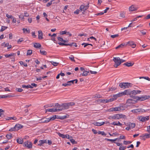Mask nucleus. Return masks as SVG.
<instances>
[{
  "mask_svg": "<svg viewBox=\"0 0 150 150\" xmlns=\"http://www.w3.org/2000/svg\"><path fill=\"white\" fill-rule=\"evenodd\" d=\"M50 62L52 65L55 66H57L59 64V63L54 62L53 61H50Z\"/></svg>",
  "mask_w": 150,
  "mask_h": 150,
  "instance_id": "2f4dec72",
  "label": "nucleus"
},
{
  "mask_svg": "<svg viewBox=\"0 0 150 150\" xmlns=\"http://www.w3.org/2000/svg\"><path fill=\"white\" fill-rule=\"evenodd\" d=\"M47 111L50 112H57V109L53 108L46 109V112Z\"/></svg>",
  "mask_w": 150,
  "mask_h": 150,
  "instance_id": "dca6fc26",
  "label": "nucleus"
},
{
  "mask_svg": "<svg viewBox=\"0 0 150 150\" xmlns=\"http://www.w3.org/2000/svg\"><path fill=\"white\" fill-rule=\"evenodd\" d=\"M104 124V122H96L95 123L94 125L97 126H100L102 125H103Z\"/></svg>",
  "mask_w": 150,
  "mask_h": 150,
  "instance_id": "5701e85b",
  "label": "nucleus"
},
{
  "mask_svg": "<svg viewBox=\"0 0 150 150\" xmlns=\"http://www.w3.org/2000/svg\"><path fill=\"white\" fill-rule=\"evenodd\" d=\"M38 38L40 40L42 39L43 38V33L41 30H39L38 31Z\"/></svg>",
  "mask_w": 150,
  "mask_h": 150,
  "instance_id": "9d476101",
  "label": "nucleus"
},
{
  "mask_svg": "<svg viewBox=\"0 0 150 150\" xmlns=\"http://www.w3.org/2000/svg\"><path fill=\"white\" fill-rule=\"evenodd\" d=\"M142 93H147V91L146 90H144L143 91H141L139 90H132L131 91L130 89H127L125 90L124 92L121 93H119L118 94H137Z\"/></svg>",
  "mask_w": 150,
  "mask_h": 150,
  "instance_id": "f03ea898",
  "label": "nucleus"
},
{
  "mask_svg": "<svg viewBox=\"0 0 150 150\" xmlns=\"http://www.w3.org/2000/svg\"><path fill=\"white\" fill-rule=\"evenodd\" d=\"M149 119V116L146 117H142L141 116L139 118V120L140 121L142 122H145L147 120H148Z\"/></svg>",
  "mask_w": 150,
  "mask_h": 150,
  "instance_id": "6e6552de",
  "label": "nucleus"
},
{
  "mask_svg": "<svg viewBox=\"0 0 150 150\" xmlns=\"http://www.w3.org/2000/svg\"><path fill=\"white\" fill-rule=\"evenodd\" d=\"M69 58L72 61L75 62L74 56L71 55V57H69Z\"/></svg>",
  "mask_w": 150,
  "mask_h": 150,
  "instance_id": "79ce46f5",
  "label": "nucleus"
},
{
  "mask_svg": "<svg viewBox=\"0 0 150 150\" xmlns=\"http://www.w3.org/2000/svg\"><path fill=\"white\" fill-rule=\"evenodd\" d=\"M119 36V35L118 34H115L114 35H111L110 37L111 38H115L116 37H117Z\"/></svg>",
  "mask_w": 150,
  "mask_h": 150,
  "instance_id": "de8ad7c7",
  "label": "nucleus"
},
{
  "mask_svg": "<svg viewBox=\"0 0 150 150\" xmlns=\"http://www.w3.org/2000/svg\"><path fill=\"white\" fill-rule=\"evenodd\" d=\"M70 141L73 144H77L76 142L75 141V140L73 139H70Z\"/></svg>",
  "mask_w": 150,
  "mask_h": 150,
  "instance_id": "c03bdc74",
  "label": "nucleus"
},
{
  "mask_svg": "<svg viewBox=\"0 0 150 150\" xmlns=\"http://www.w3.org/2000/svg\"><path fill=\"white\" fill-rule=\"evenodd\" d=\"M89 73V71H84L82 74V75L83 76H86L88 75V73Z\"/></svg>",
  "mask_w": 150,
  "mask_h": 150,
  "instance_id": "cd10ccee",
  "label": "nucleus"
},
{
  "mask_svg": "<svg viewBox=\"0 0 150 150\" xmlns=\"http://www.w3.org/2000/svg\"><path fill=\"white\" fill-rule=\"evenodd\" d=\"M24 144L25 146H27L28 148H32V143L31 142L27 141L25 142Z\"/></svg>",
  "mask_w": 150,
  "mask_h": 150,
  "instance_id": "1a4fd4ad",
  "label": "nucleus"
},
{
  "mask_svg": "<svg viewBox=\"0 0 150 150\" xmlns=\"http://www.w3.org/2000/svg\"><path fill=\"white\" fill-rule=\"evenodd\" d=\"M43 144V142L42 140H40L39 141V143L38 144V146H40Z\"/></svg>",
  "mask_w": 150,
  "mask_h": 150,
  "instance_id": "bf43d9fd",
  "label": "nucleus"
},
{
  "mask_svg": "<svg viewBox=\"0 0 150 150\" xmlns=\"http://www.w3.org/2000/svg\"><path fill=\"white\" fill-rule=\"evenodd\" d=\"M132 85V84L130 83L122 82L120 83L119 86L121 88L125 89L129 88V87H131Z\"/></svg>",
  "mask_w": 150,
  "mask_h": 150,
  "instance_id": "7ed1b4c3",
  "label": "nucleus"
},
{
  "mask_svg": "<svg viewBox=\"0 0 150 150\" xmlns=\"http://www.w3.org/2000/svg\"><path fill=\"white\" fill-rule=\"evenodd\" d=\"M32 53V51L31 50H28L27 51V55H30Z\"/></svg>",
  "mask_w": 150,
  "mask_h": 150,
  "instance_id": "f704fd0d",
  "label": "nucleus"
},
{
  "mask_svg": "<svg viewBox=\"0 0 150 150\" xmlns=\"http://www.w3.org/2000/svg\"><path fill=\"white\" fill-rule=\"evenodd\" d=\"M126 148V146H120L119 148V150H125Z\"/></svg>",
  "mask_w": 150,
  "mask_h": 150,
  "instance_id": "6e6d98bb",
  "label": "nucleus"
},
{
  "mask_svg": "<svg viewBox=\"0 0 150 150\" xmlns=\"http://www.w3.org/2000/svg\"><path fill=\"white\" fill-rule=\"evenodd\" d=\"M40 52L43 55H46L47 54V52L45 51H42L41 50H40Z\"/></svg>",
  "mask_w": 150,
  "mask_h": 150,
  "instance_id": "37998d69",
  "label": "nucleus"
},
{
  "mask_svg": "<svg viewBox=\"0 0 150 150\" xmlns=\"http://www.w3.org/2000/svg\"><path fill=\"white\" fill-rule=\"evenodd\" d=\"M14 54V53H11L10 54H6L5 55V56L6 57H10L12 56H13Z\"/></svg>",
  "mask_w": 150,
  "mask_h": 150,
  "instance_id": "ea45409f",
  "label": "nucleus"
},
{
  "mask_svg": "<svg viewBox=\"0 0 150 150\" xmlns=\"http://www.w3.org/2000/svg\"><path fill=\"white\" fill-rule=\"evenodd\" d=\"M75 81V83H77L78 82V80L77 79H76L74 80L70 81H68L67 82V83H72V84H73L74 83V82Z\"/></svg>",
  "mask_w": 150,
  "mask_h": 150,
  "instance_id": "c85d7f7f",
  "label": "nucleus"
},
{
  "mask_svg": "<svg viewBox=\"0 0 150 150\" xmlns=\"http://www.w3.org/2000/svg\"><path fill=\"white\" fill-rule=\"evenodd\" d=\"M140 137L141 138V139L143 140H145L146 139V138H145V137L144 136V135L143 134H142V135L140 136Z\"/></svg>",
  "mask_w": 150,
  "mask_h": 150,
  "instance_id": "603ef678",
  "label": "nucleus"
},
{
  "mask_svg": "<svg viewBox=\"0 0 150 150\" xmlns=\"http://www.w3.org/2000/svg\"><path fill=\"white\" fill-rule=\"evenodd\" d=\"M125 44L124 43H122L120 44V45H119L118 46L116 47L115 49H117L120 48H122L124 47V46L125 45Z\"/></svg>",
  "mask_w": 150,
  "mask_h": 150,
  "instance_id": "a878e982",
  "label": "nucleus"
},
{
  "mask_svg": "<svg viewBox=\"0 0 150 150\" xmlns=\"http://www.w3.org/2000/svg\"><path fill=\"white\" fill-rule=\"evenodd\" d=\"M19 63L21 64V65H23L25 67H27L28 66V65L27 64L25 63H23V61H20L19 62Z\"/></svg>",
  "mask_w": 150,
  "mask_h": 150,
  "instance_id": "473e14b6",
  "label": "nucleus"
},
{
  "mask_svg": "<svg viewBox=\"0 0 150 150\" xmlns=\"http://www.w3.org/2000/svg\"><path fill=\"white\" fill-rule=\"evenodd\" d=\"M34 47L35 48H40L41 47V45L39 43H34Z\"/></svg>",
  "mask_w": 150,
  "mask_h": 150,
  "instance_id": "a211bd4d",
  "label": "nucleus"
},
{
  "mask_svg": "<svg viewBox=\"0 0 150 150\" xmlns=\"http://www.w3.org/2000/svg\"><path fill=\"white\" fill-rule=\"evenodd\" d=\"M150 18V14H148L145 18L146 19H148Z\"/></svg>",
  "mask_w": 150,
  "mask_h": 150,
  "instance_id": "774afa93",
  "label": "nucleus"
},
{
  "mask_svg": "<svg viewBox=\"0 0 150 150\" xmlns=\"http://www.w3.org/2000/svg\"><path fill=\"white\" fill-rule=\"evenodd\" d=\"M23 41V38H21L18 40L17 42L18 43H20L21 42H22Z\"/></svg>",
  "mask_w": 150,
  "mask_h": 150,
  "instance_id": "680f3d73",
  "label": "nucleus"
},
{
  "mask_svg": "<svg viewBox=\"0 0 150 150\" xmlns=\"http://www.w3.org/2000/svg\"><path fill=\"white\" fill-rule=\"evenodd\" d=\"M136 94H132L130 96L131 98L127 100V103L134 104L136 103L138 100L144 101L150 98V96L145 95L141 97H138L135 95Z\"/></svg>",
  "mask_w": 150,
  "mask_h": 150,
  "instance_id": "f257e3e1",
  "label": "nucleus"
},
{
  "mask_svg": "<svg viewBox=\"0 0 150 150\" xmlns=\"http://www.w3.org/2000/svg\"><path fill=\"white\" fill-rule=\"evenodd\" d=\"M134 64V63H131L130 62H127L124 64L123 65L129 67L132 66Z\"/></svg>",
  "mask_w": 150,
  "mask_h": 150,
  "instance_id": "2eb2a0df",
  "label": "nucleus"
},
{
  "mask_svg": "<svg viewBox=\"0 0 150 150\" xmlns=\"http://www.w3.org/2000/svg\"><path fill=\"white\" fill-rule=\"evenodd\" d=\"M16 118L15 117H8V119H7L6 120H16Z\"/></svg>",
  "mask_w": 150,
  "mask_h": 150,
  "instance_id": "58836bf2",
  "label": "nucleus"
},
{
  "mask_svg": "<svg viewBox=\"0 0 150 150\" xmlns=\"http://www.w3.org/2000/svg\"><path fill=\"white\" fill-rule=\"evenodd\" d=\"M9 45V43H6L5 44V42H3L2 43L1 45V46H4V47H6L8 45Z\"/></svg>",
  "mask_w": 150,
  "mask_h": 150,
  "instance_id": "8fccbe9b",
  "label": "nucleus"
},
{
  "mask_svg": "<svg viewBox=\"0 0 150 150\" xmlns=\"http://www.w3.org/2000/svg\"><path fill=\"white\" fill-rule=\"evenodd\" d=\"M128 44L130 46H132V48H134L136 46V45L132 41H129L128 42Z\"/></svg>",
  "mask_w": 150,
  "mask_h": 150,
  "instance_id": "f8f14e48",
  "label": "nucleus"
},
{
  "mask_svg": "<svg viewBox=\"0 0 150 150\" xmlns=\"http://www.w3.org/2000/svg\"><path fill=\"white\" fill-rule=\"evenodd\" d=\"M56 115L53 116L52 117H51L50 118H49L50 121V120H55L56 118Z\"/></svg>",
  "mask_w": 150,
  "mask_h": 150,
  "instance_id": "3c124183",
  "label": "nucleus"
},
{
  "mask_svg": "<svg viewBox=\"0 0 150 150\" xmlns=\"http://www.w3.org/2000/svg\"><path fill=\"white\" fill-rule=\"evenodd\" d=\"M147 131L150 133V126H149L147 127Z\"/></svg>",
  "mask_w": 150,
  "mask_h": 150,
  "instance_id": "338daca9",
  "label": "nucleus"
},
{
  "mask_svg": "<svg viewBox=\"0 0 150 150\" xmlns=\"http://www.w3.org/2000/svg\"><path fill=\"white\" fill-rule=\"evenodd\" d=\"M98 134H101L103 136H105L106 135V134H105V132L103 131H98Z\"/></svg>",
  "mask_w": 150,
  "mask_h": 150,
  "instance_id": "c756f323",
  "label": "nucleus"
},
{
  "mask_svg": "<svg viewBox=\"0 0 150 150\" xmlns=\"http://www.w3.org/2000/svg\"><path fill=\"white\" fill-rule=\"evenodd\" d=\"M113 60L115 62L114 66L115 67H117L121 64V59L119 57H114Z\"/></svg>",
  "mask_w": 150,
  "mask_h": 150,
  "instance_id": "20e7f679",
  "label": "nucleus"
},
{
  "mask_svg": "<svg viewBox=\"0 0 150 150\" xmlns=\"http://www.w3.org/2000/svg\"><path fill=\"white\" fill-rule=\"evenodd\" d=\"M146 30H143L140 31L141 32L143 35H145L146 34Z\"/></svg>",
  "mask_w": 150,
  "mask_h": 150,
  "instance_id": "a18cd8bd",
  "label": "nucleus"
},
{
  "mask_svg": "<svg viewBox=\"0 0 150 150\" xmlns=\"http://www.w3.org/2000/svg\"><path fill=\"white\" fill-rule=\"evenodd\" d=\"M125 13L124 12H122L120 13V17L122 18H124L125 17Z\"/></svg>",
  "mask_w": 150,
  "mask_h": 150,
  "instance_id": "bb28decb",
  "label": "nucleus"
},
{
  "mask_svg": "<svg viewBox=\"0 0 150 150\" xmlns=\"http://www.w3.org/2000/svg\"><path fill=\"white\" fill-rule=\"evenodd\" d=\"M17 141L18 143L19 144H22L23 142V140L21 138H18L17 139Z\"/></svg>",
  "mask_w": 150,
  "mask_h": 150,
  "instance_id": "b1692460",
  "label": "nucleus"
},
{
  "mask_svg": "<svg viewBox=\"0 0 150 150\" xmlns=\"http://www.w3.org/2000/svg\"><path fill=\"white\" fill-rule=\"evenodd\" d=\"M52 4V1H50V2H48L46 4V6L49 7Z\"/></svg>",
  "mask_w": 150,
  "mask_h": 150,
  "instance_id": "e2e57ef3",
  "label": "nucleus"
},
{
  "mask_svg": "<svg viewBox=\"0 0 150 150\" xmlns=\"http://www.w3.org/2000/svg\"><path fill=\"white\" fill-rule=\"evenodd\" d=\"M41 123H47L49 122L50 120L49 118H43L41 119Z\"/></svg>",
  "mask_w": 150,
  "mask_h": 150,
  "instance_id": "ddd939ff",
  "label": "nucleus"
},
{
  "mask_svg": "<svg viewBox=\"0 0 150 150\" xmlns=\"http://www.w3.org/2000/svg\"><path fill=\"white\" fill-rule=\"evenodd\" d=\"M53 106V104H51L50 105H45L44 106V107L45 108H48V107H52Z\"/></svg>",
  "mask_w": 150,
  "mask_h": 150,
  "instance_id": "4c0bfd02",
  "label": "nucleus"
},
{
  "mask_svg": "<svg viewBox=\"0 0 150 150\" xmlns=\"http://www.w3.org/2000/svg\"><path fill=\"white\" fill-rule=\"evenodd\" d=\"M123 94H114L113 96V97L111 98H110L108 99V101L106 102V103H107V102H111L114 100L116 99V98L118 97H120L122 96Z\"/></svg>",
  "mask_w": 150,
  "mask_h": 150,
  "instance_id": "423d86ee",
  "label": "nucleus"
},
{
  "mask_svg": "<svg viewBox=\"0 0 150 150\" xmlns=\"http://www.w3.org/2000/svg\"><path fill=\"white\" fill-rule=\"evenodd\" d=\"M146 139H148L150 138V134H148L147 133H145L144 134H143Z\"/></svg>",
  "mask_w": 150,
  "mask_h": 150,
  "instance_id": "72a5a7b5",
  "label": "nucleus"
},
{
  "mask_svg": "<svg viewBox=\"0 0 150 150\" xmlns=\"http://www.w3.org/2000/svg\"><path fill=\"white\" fill-rule=\"evenodd\" d=\"M137 8L134 5H132L129 8V10L130 11H132L136 10Z\"/></svg>",
  "mask_w": 150,
  "mask_h": 150,
  "instance_id": "4468645a",
  "label": "nucleus"
},
{
  "mask_svg": "<svg viewBox=\"0 0 150 150\" xmlns=\"http://www.w3.org/2000/svg\"><path fill=\"white\" fill-rule=\"evenodd\" d=\"M140 79L144 78V79H146L149 81H150V79L148 77H144V76L141 77H140Z\"/></svg>",
  "mask_w": 150,
  "mask_h": 150,
  "instance_id": "09e8293b",
  "label": "nucleus"
},
{
  "mask_svg": "<svg viewBox=\"0 0 150 150\" xmlns=\"http://www.w3.org/2000/svg\"><path fill=\"white\" fill-rule=\"evenodd\" d=\"M128 126L131 129H132L135 127V123L129 122L128 123Z\"/></svg>",
  "mask_w": 150,
  "mask_h": 150,
  "instance_id": "f3484780",
  "label": "nucleus"
},
{
  "mask_svg": "<svg viewBox=\"0 0 150 150\" xmlns=\"http://www.w3.org/2000/svg\"><path fill=\"white\" fill-rule=\"evenodd\" d=\"M108 118L109 119H115V115L112 116H109Z\"/></svg>",
  "mask_w": 150,
  "mask_h": 150,
  "instance_id": "5fc2aeb1",
  "label": "nucleus"
},
{
  "mask_svg": "<svg viewBox=\"0 0 150 150\" xmlns=\"http://www.w3.org/2000/svg\"><path fill=\"white\" fill-rule=\"evenodd\" d=\"M7 28V27H6V26H1V30H0V32H2L3 31H4V30H5V29H6Z\"/></svg>",
  "mask_w": 150,
  "mask_h": 150,
  "instance_id": "e433bc0d",
  "label": "nucleus"
},
{
  "mask_svg": "<svg viewBox=\"0 0 150 150\" xmlns=\"http://www.w3.org/2000/svg\"><path fill=\"white\" fill-rule=\"evenodd\" d=\"M22 30L23 31V33H25V32H26L27 33L29 34L30 32V30L29 29H27L25 28H23Z\"/></svg>",
  "mask_w": 150,
  "mask_h": 150,
  "instance_id": "393cba45",
  "label": "nucleus"
},
{
  "mask_svg": "<svg viewBox=\"0 0 150 150\" xmlns=\"http://www.w3.org/2000/svg\"><path fill=\"white\" fill-rule=\"evenodd\" d=\"M6 136L8 139H10L12 137V134H7Z\"/></svg>",
  "mask_w": 150,
  "mask_h": 150,
  "instance_id": "49530a36",
  "label": "nucleus"
},
{
  "mask_svg": "<svg viewBox=\"0 0 150 150\" xmlns=\"http://www.w3.org/2000/svg\"><path fill=\"white\" fill-rule=\"evenodd\" d=\"M71 85V84L70 83H68L67 82V83H63L62 84L63 86H70Z\"/></svg>",
  "mask_w": 150,
  "mask_h": 150,
  "instance_id": "13d9d810",
  "label": "nucleus"
},
{
  "mask_svg": "<svg viewBox=\"0 0 150 150\" xmlns=\"http://www.w3.org/2000/svg\"><path fill=\"white\" fill-rule=\"evenodd\" d=\"M63 106L62 104V105H59L58 107V109H57V111H62L63 110H64V109L63 108Z\"/></svg>",
  "mask_w": 150,
  "mask_h": 150,
  "instance_id": "4be33fe9",
  "label": "nucleus"
},
{
  "mask_svg": "<svg viewBox=\"0 0 150 150\" xmlns=\"http://www.w3.org/2000/svg\"><path fill=\"white\" fill-rule=\"evenodd\" d=\"M115 119H118L122 117V115L121 114H117L115 115Z\"/></svg>",
  "mask_w": 150,
  "mask_h": 150,
  "instance_id": "6ab92c4d",
  "label": "nucleus"
},
{
  "mask_svg": "<svg viewBox=\"0 0 150 150\" xmlns=\"http://www.w3.org/2000/svg\"><path fill=\"white\" fill-rule=\"evenodd\" d=\"M62 105L63 106L64 110L67 109L69 108V106L68 103H63L62 104Z\"/></svg>",
  "mask_w": 150,
  "mask_h": 150,
  "instance_id": "aec40b11",
  "label": "nucleus"
},
{
  "mask_svg": "<svg viewBox=\"0 0 150 150\" xmlns=\"http://www.w3.org/2000/svg\"><path fill=\"white\" fill-rule=\"evenodd\" d=\"M69 107L75 105V103L73 102L68 103Z\"/></svg>",
  "mask_w": 150,
  "mask_h": 150,
  "instance_id": "052dcab7",
  "label": "nucleus"
},
{
  "mask_svg": "<svg viewBox=\"0 0 150 150\" xmlns=\"http://www.w3.org/2000/svg\"><path fill=\"white\" fill-rule=\"evenodd\" d=\"M15 96H16L14 95V94H12V95H0V98L10 99L12 97Z\"/></svg>",
  "mask_w": 150,
  "mask_h": 150,
  "instance_id": "39448f33",
  "label": "nucleus"
},
{
  "mask_svg": "<svg viewBox=\"0 0 150 150\" xmlns=\"http://www.w3.org/2000/svg\"><path fill=\"white\" fill-rule=\"evenodd\" d=\"M120 110V108L119 107H116L113 108V110L115 111H118Z\"/></svg>",
  "mask_w": 150,
  "mask_h": 150,
  "instance_id": "a19ab883",
  "label": "nucleus"
},
{
  "mask_svg": "<svg viewBox=\"0 0 150 150\" xmlns=\"http://www.w3.org/2000/svg\"><path fill=\"white\" fill-rule=\"evenodd\" d=\"M23 126L19 124H16L15 126V128L16 131L22 128Z\"/></svg>",
  "mask_w": 150,
  "mask_h": 150,
  "instance_id": "9b49d317",
  "label": "nucleus"
},
{
  "mask_svg": "<svg viewBox=\"0 0 150 150\" xmlns=\"http://www.w3.org/2000/svg\"><path fill=\"white\" fill-rule=\"evenodd\" d=\"M132 142L130 141H124L123 143L124 144L127 145L128 144H130L132 143Z\"/></svg>",
  "mask_w": 150,
  "mask_h": 150,
  "instance_id": "c9c22d12",
  "label": "nucleus"
},
{
  "mask_svg": "<svg viewBox=\"0 0 150 150\" xmlns=\"http://www.w3.org/2000/svg\"><path fill=\"white\" fill-rule=\"evenodd\" d=\"M67 32L64 31H61L60 32V34L61 35L66 34Z\"/></svg>",
  "mask_w": 150,
  "mask_h": 150,
  "instance_id": "69168bd1",
  "label": "nucleus"
},
{
  "mask_svg": "<svg viewBox=\"0 0 150 150\" xmlns=\"http://www.w3.org/2000/svg\"><path fill=\"white\" fill-rule=\"evenodd\" d=\"M16 130L15 129V127H14L13 128H11L9 130V131H16Z\"/></svg>",
  "mask_w": 150,
  "mask_h": 150,
  "instance_id": "0e129e2a",
  "label": "nucleus"
},
{
  "mask_svg": "<svg viewBox=\"0 0 150 150\" xmlns=\"http://www.w3.org/2000/svg\"><path fill=\"white\" fill-rule=\"evenodd\" d=\"M116 89V88L115 87H111L109 89L108 91H115Z\"/></svg>",
  "mask_w": 150,
  "mask_h": 150,
  "instance_id": "4d7b16f0",
  "label": "nucleus"
},
{
  "mask_svg": "<svg viewBox=\"0 0 150 150\" xmlns=\"http://www.w3.org/2000/svg\"><path fill=\"white\" fill-rule=\"evenodd\" d=\"M22 87L23 88H25L27 89H28L29 88H33V87L30 85H22Z\"/></svg>",
  "mask_w": 150,
  "mask_h": 150,
  "instance_id": "412c9836",
  "label": "nucleus"
},
{
  "mask_svg": "<svg viewBox=\"0 0 150 150\" xmlns=\"http://www.w3.org/2000/svg\"><path fill=\"white\" fill-rule=\"evenodd\" d=\"M58 134L59 136L60 137H62L63 138H64V134H61L59 132L58 133Z\"/></svg>",
  "mask_w": 150,
  "mask_h": 150,
  "instance_id": "864d4df0",
  "label": "nucleus"
},
{
  "mask_svg": "<svg viewBox=\"0 0 150 150\" xmlns=\"http://www.w3.org/2000/svg\"><path fill=\"white\" fill-rule=\"evenodd\" d=\"M89 7V4H88L86 5L85 6L83 5H81L80 7L81 11H83L85 12L86 10L88 9Z\"/></svg>",
  "mask_w": 150,
  "mask_h": 150,
  "instance_id": "0eeeda50",
  "label": "nucleus"
},
{
  "mask_svg": "<svg viewBox=\"0 0 150 150\" xmlns=\"http://www.w3.org/2000/svg\"><path fill=\"white\" fill-rule=\"evenodd\" d=\"M132 111L134 113H137L140 112V109H134L132 110Z\"/></svg>",
  "mask_w": 150,
  "mask_h": 150,
  "instance_id": "7c9ffc66",
  "label": "nucleus"
}]
</instances>
